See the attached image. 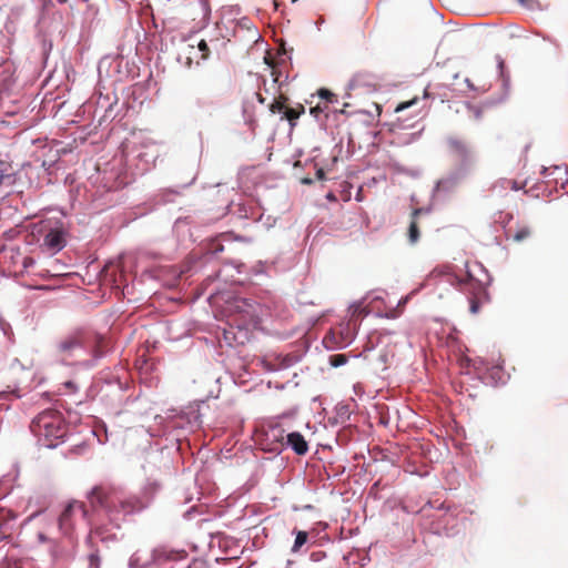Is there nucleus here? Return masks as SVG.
<instances>
[{"label":"nucleus","instance_id":"f257e3e1","mask_svg":"<svg viewBox=\"0 0 568 568\" xmlns=\"http://www.w3.org/2000/svg\"><path fill=\"white\" fill-rule=\"evenodd\" d=\"M158 483L149 484L141 496L128 495L121 487L101 483L91 488L87 499L93 513L103 514L111 523L140 513L149 507L152 496L159 490Z\"/></svg>","mask_w":568,"mask_h":568},{"label":"nucleus","instance_id":"f03ea898","mask_svg":"<svg viewBox=\"0 0 568 568\" xmlns=\"http://www.w3.org/2000/svg\"><path fill=\"white\" fill-rule=\"evenodd\" d=\"M79 520H87L90 524L89 510L83 501H69L58 518L60 531L68 537L67 544L61 550H52V555L57 559H69L74 554L75 542L73 540V531Z\"/></svg>","mask_w":568,"mask_h":568},{"label":"nucleus","instance_id":"7ed1b4c3","mask_svg":"<svg viewBox=\"0 0 568 568\" xmlns=\"http://www.w3.org/2000/svg\"><path fill=\"white\" fill-rule=\"evenodd\" d=\"M30 430L42 446L52 448L65 436L67 425L59 410L49 408L32 419Z\"/></svg>","mask_w":568,"mask_h":568},{"label":"nucleus","instance_id":"20e7f679","mask_svg":"<svg viewBox=\"0 0 568 568\" xmlns=\"http://www.w3.org/2000/svg\"><path fill=\"white\" fill-rule=\"evenodd\" d=\"M89 341L90 336L84 329H75L60 338L55 345V352L62 359H67L84 347Z\"/></svg>","mask_w":568,"mask_h":568},{"label":"nucleus","instance_id":"39448f33","mask_svg":"<svg viewBox=\"0 0 568 568\" xmlns=\"http://www.w3.org/2000/svg\"><path fill=\"white\" fill-rule=\"evenodd\" d=\"M233 322L241 327L242 325L250 323L255 313L254 304L245 298L236 297L229 306Z\"/></svg>","mask_w":568,"mask_h":568},{"label":"nucleus","instance_id":"423d86ee","mask_svg":"<svg viewBox=\"0 0 568 568\" xmlns=\"http://www.w3.org/2000/svg\"><path fill=\"white\" fill-rule=\"evenodd\" d=\"M465 288L470 293L469 297V311L471 314H477L480 306L488 301V293L486 287L473 278L470 275L464 282Z\"/></svg>","mask_w":568,"mask_h":568},{"label":"nucleus","instance_id":"0eeeda50","mask_svg":"<svg viewBox=\"0 0 568 568\" xmlns=\"http://www.w3.org/2000/svg\"><path fill=\"white\" fill-rule=\"evenodd\" d=\"M43 245L52 252H59L65 246V233L62 229H51L43 239Z\"/></svg>","mask_w":568,"mask_h":568},{"label":"nucleus","instance_id":"6e6552de","mask_svg":"<svg viewBox=\"0 0 568 568\" xmlns=\"http://www.w3.org/2000/svg\"><path fill=\"white\" fill-rule=\"evenodd\" d=\"M287 445L297 455H305L308 452V444L304 436L298 432H293L287 435Z\"/></svg>","mask_w":568,"mask_h":568},{"label":"nucleus","instance_id":"1a4fd4ad","mask_svg":"<svg viewBox=\"0 0 568 568\" xmlns=\"http://www.w3.org/2000/svg\"><path fill=\"white\" fill-rule=\"evenodd\" d=\"M367 308V313H375L377 316L389 317L390 314V310L381 296H374L369 301Z\"/></svg>","mask_w":568,"mask_h":568},{"label":"nucleus","instance_id":"9d476101","mask_svg":"<svg viewBox=\"0 0 568 568\" xmlns=\"http://www.w3.org/2000/svg\"><path fill=\"white\" fill-rule=\"evenodd\" d=\"M305 112V108L303 104L298 103L296 106L294 108H285V111H284V114H283V118L282 119H285L290 122V125L291 128H294L295 126V122L296 120L302 115L304 114Z\"/></svg>","mask_w":568,"mask_h":568},{"label":"nucleus","instance_id":"9b49d317","mask_svg":"<svg viewBox=\"0 0 568 568\" xmlns=\"http://www.w3.org/2000/svg\"><path fill=\"white\" fill-rule=\"evenodd\" d=\"M531 235V229L527 225L518 226L514 232L509 230L507 232V237L511 239L514 242L521 243Z\"/></svg>","mask_w":568,"mask_h":568},{"label":"nucleus","instance_id":"f8f14e48","mask_svg":"<svg viewBox=\"0 0 568 568\" xmlns=\"http://www.w3.org/2000/svg\"><path fill=\"white\" fill-rule=\"evenodd\" d=\"M10 258L17 257L20 261L21 267L19 270H14L13 272L17 273H23L27 271L30 266L34 264V260L31 256H24L22 255L18 250H10Z\"/></svg>","mask_w":568,"mask_h":568},{"label":"nucleus","instance_id":"ddd939ff","mask_svg":"<svg viewBox=\"0 0 568 568\" xmlns=\"http://www.w3.org/2000/svg\"><path fill=\"white\" fill-rule=\"evenodd\" d=\"M295 540L291 548L293 554L300 552L301 548L307 542L308 534L304 530H294Z\"/></svg>","mask_w":568,"mask_h":568},{"label":"nucleus","instance_id":"4468645a","mask_svg":"<svg viewBox=\"0 0 568 568\" xmlns=\"http://www.w3.org/2000/svg\"><path fill=\"white\" fill-rule=\"evenodd\" d=\"M450 149L460 158H467L469 150L467 144L460 140H450L449 141Z\"/></svg>","mask_w":568,"mask_h":568},{"label":"nucleus","instance_id":"2eb2a0df","mask_svg":"<svg viewBox=\"0 0 568 568\" xmlns=\"http://www.w3.org/2000/svg\"><path fill=\"white\" fill-rule=\"evenodd\" d=\"M106 347L108 341L104 337L100 335L94 336L93 355L95 357H101L105 353Z\"/></svg>","mask_w":568,"mask_h":568},{"label":"nucleus","instance_id":"dca6fc26","mask_svg":"<svg viewBox=\"0 0 568 568\" xmlns=\"http://www.w3.org/2000/svg\"><path fill=\"white\" fill-rule=\"evenodd\" d=\"M288 101V98L285 97V95H280L277 100H275L271 105H270V111L272 113H281L285 111V108H287L286 103Z\"/></svg>","mask_w":568,"mask_h":568},{"label":"nucleus","instance_id":"f3484780","mask_svg":"<svg viewBox=\"0 0 568 568\" xmlns=\"http://www.w3.org/2000/svg\"><path fill=\"white\" fill-rule=\"evenodd\" d=\"M317 95L318 98L323 101V103H326L327 105L331 104V103H336L338 102L337 100V95L334 94L332 91H329L328 89H320L317 91Z\"/></svg>","mask_w":568,"mask_h":568},{"label":"nucleus","instance_id":"a211bd4d","mask_svg":"<svg viewBox=\"0 0 568 568\" xmlns=\"http://www.w3.org/2000/svg\"><path fill=\"white\" fill-rule=\"evenodd\" d=\"M387 354L379 355L377 363L375 365L376 373H379L383 378L387 377Z\"/></svg>","mask_w":568,"mask_h":568},{"label":"nucleus","instance_id":"6ab92c4d","mask_svg":"<svg viewBox=\"0 0 568 568\" xmlns=\"http://www.w3.org/2000/svg\"><path fill=\"white\" fill-rule=\"evenodd\" d=\"M419 239V229L417 222L413 220L408 227V240L412 244L416 243Z\"/></svg>","mask_w":568,"mask_h":568},{"label":"nucleus","instance_id":"aec40b11","mask_svg":"<svg viewBox=\"0 0 568 568\" xmlns=\"http://www.w3.org/2000/svg\"><path fill=\"white\" fill-rule=\"evenodd\" d=\"M347 363V356L345 354H335L329 357V364L333 367H339Z\"/></svg>","mask_w":568,"mask_h":568},{"label":"nucleus","instance_id":"412c9836","mask_svg":"<svg viewBox=\"0 0 568 568\" xmlns=\"http://www.w3.org/2000/svg\"><path fill=\"white\" fill-rule=\"evenodd\" d=\"M417 101H418V98H417V97H414V98H412V99H410V100H408V101L399 102V103L396 105V108H395L394 112H395V113H399V112H402V111H404V110H406V109H408V108L413 106L414 104H416V103H417Z\"/></svg>","mask_w":568,"mask_h":568},{"label":"nucleus","instance_id":"4be33fe9","mask_svg":"<svg viewBox=\"0 0 568 568\" xmlns=\"http://www.w3.org/2000/svg\"><path fill=\"white\" fill-rule=\"evenodd\" d=\"M328 109V105L326 103H323V102H318L315 106H312L310 109V113L315 116V118H318L320 114L326 112Z\"/></svg>","mask_w":568,"mask_h":568},{"label":"nucleus","instance_id":"5701e85b","mask_svg":"<svg viewBox=\"0 0 568 568\" xmlns=\"http://www.w3.org/2000/svg\"><path fill=\"white\" fill-rule=\"evenodd\" d=\"M197 50L201 52V60H206L210 57V48L205 40H200Z\"/></svg>","mask_w":568,"mask_h":568},{"label":"nucleus","instance_id":"b1692460","mask_svg":"<svg viewBox=\"0 0 568 568\" xmlns=\"http://www.w3.org/2000/svg\"><path fill=\"white\" fill-rule=\"evenodd\" d=\"M325 557L326 554L322 550L313 551L310 556L311 560L315 562L323 560Z\"/></svg>","mask_w":568,"mask_h":568},{"label":"nucleus","instance_id":"393cba45","mask_svg":"<svg viewBox=\"0 0 568 568\" xmlns=\"http://www.w3.org/2000/svg\"><path fill=\"white\" fill-rule=\"evenodd\" d=\"M351 311H352V316H351V322H352L356 316L362 315V313L364 312V308L358 304V305H353L351 307Z\"/></svg>","mask_w":568,"mask_h":568},{"label":"nucleus","instance_id":"a878e982","mask_svg":"<svg viewBox=\"0 0 568 568\" xmlns=\"http://www.w3.org/2000/svg\"><path fill=\"white\" fill-rule=\"evenodd\" d=\"M407 300H408V296H406L405 298H402L398 302L396 308L393 307V318H395L398 315V313H400V310L406 304Z\"/></svg>","mask_w":568,"mask_h":568},{"label":"nucleus","instance_id":"bb28decb","mask_svg":"<svg viewBox=\"0 0 568 568\" xmlns=\"http://www.w3.org/2000/svg\"><path fill=\"white\" fill-rule=\"evenodd\" d=\"M90 567L99 568V557L95 554L89 556Z\"/></svg>","mask_w":568,"mask_h":568},{"label":"nucleus","instance_id":"cd10ccee","mask_svg":"<svg viewBox=\"0 0 568 568\" xmlns=\"http://www.w3.org/2000/svg\"><path fill=\"white\" fill-rule=\"evenodd\" d=\"M336 336L335 333H331L324 337V343L328 347L329 343H336Z\"/></svg>","mask_w":568,"mask_h":568},{"label":"nucleus","instance_id":"c85d7f7f","mask_svg":"<svg viewBox=\"0 0 568 568\" xmlns=\"http://www.w3.org/2000/svg\"><path fill=\"white\" fill-rule=\"evenodd\" d=\"M410 449V447H406V448H400V455L403 456L404 459H409L410 456L408 455V450Z\"/></svg>","mask_w":568,"mask_h":568},{"label":"nucleus","instance_id":"c756f323","mask_svg":"<svg viewBox=\"0 0 568 568\" xmlns=\"http://www.w3.org/2000/svg\"><path fill=\"white\" fill-rule=\"evenodd\" d=\"M187 568H204V567H203V562L194 561L191 565H189Z\"/></svg>","mask_w":568,"mask_h":568},{"label":"nucleus","instance_id":"7c9ffc66","mask_svg":"<svg viewBox=\"0 0 568 568\" xmlns=\"http://www.w3.org/2000/svg\"><path fill=\"white\" fill-rule=\"evenodd\" d=\"M316 176H317V179L322 180L324 178V170L323 169L317 170Z\"/></svg>","mask_w":568,"mask_h":568},{"label":"nucleus","instance_id":"2f4dec72","mask_svg":"<svg viewBox=\"0 0 568 568\" xmlns=\"http://www.w3.org/2000/svg\"><path fill=\"white\" fill-rule=\"evenodd\" d=\"M4 179H10V175L1 174L0 175V184L4 181Z\"/></svg>","mask_w":568,"mask_h":568},{"label":"nucleus","instance_id":"473e14b6","mask_svg":"<svg viewBox=\"0 0 568 568\" xmlns=\"http://www.w3.org/2000/svg\"><path fill=\"white\" fill-rule=\"evenodd\" d=\"M256 97H257V100L263 103L264 102V98L262 97L261 93H256Z\"/></svg>","mask_w":568,"mask_h":568},{"label":"nucleus","instance_id":"72a5a7b5","mask_svg":"<svg viewBox=\"0 0 568 568\" xmlns=\"http://www.w3.org/2000/svg\"><path fill=\"white\" fill-rule=\"evenodd\" d=\"M39 539L41 541H45L47 540V538H45V536L43 534H39Z\"/></svg>","mask_w":568,"mask_h":568},{"label":"nucleus","instance_id":"f704fd0d","mask_svg":"<svg viewBox=\"0 0 568 568\" xmlns=\"http://www.w3.org/2000/svg\"><path fill=\"white\" fill-rule=\"evenodd\" d=\"M11 260L13 261V264H14V265H18V264H20V261H19V260L17 258V257H14V258H11Z\"/></svg>","mask_w":568,"mask_h":568},{"label":"nucleus","instance_id":"c9c22d12","mask_svg":"<svg viewBox=\"0 0 568 568\" xmlns=\"http://www.w3.org/2000/svg\"><path fill=\"white\" fill-rule=\"evenodd\" d=\"M521 4H528L530 0H518Z\"/></svg>","mask_w":568,"mask_h":568},{"label":"nucleus","instance_id":"e433bc0d","mask_svg":"<svg viewBox=\"0 0 568 568\" xmlns=\"http://www.w3.org/2000/svg\"><path fill=\"white\" fill-rule=\"evenodd\" d=\"M419 213L418 210L414 211L413 215H417Z\"/></svg>","mask_w":568,"mask_h":568}]
</instances>
